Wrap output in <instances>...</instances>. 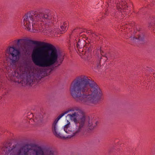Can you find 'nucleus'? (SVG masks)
I'll use <instances>...</instances> for the list:
<instances>
[{
  "instance_id": "obj_12",
  "label": "nucleus",
  "mask_w": 155,
  "mask_h": 155,
  "mask_svg": "<svg viewBox=\"0 0 155 155\" xmlns=\"http://www.w3.org/2000/svg\"><path fill=\"white\" fill-rule=\"evenodd\" d=\"M83 47V45L82 43H81L80 41H79L77 44V48L78 49V51H82L83 49L82 48Z\"/></svg>"
},
{
  "instance_id": "obj_2",
  "label": "nucleus",
  "mask_w": 155,
  "mask_h": 155,
  "mask_svg": "<svg viewBox=\"0 0 155 155\" xmlns=\"http://www.w3.org/2000/svg\"><path fill=\"white\" fill-rule=\"evenodd\" d=\"M70 91L74 100L86 104H96L103 99L99 86L91 78L84 75L78 76L73 80Z\"/></svg>"
},
{
  "instance_id": "obj_11",
  "label": "nucleus",
  "mask_w": 155,
  "mask_h": 155,
  "mask_svg": "<svg viewBox=\"0 0 155 155\" xmlns=\"http://www.w3.org/2000/svg\"><path fill=\"white\" fill-rule=\"evenodd\" d=\"M68 24L66 22H64L60 26V29L61 33L63 34L66 31L67 28Z\"/></svg>"
},
{
  "instance_id": "obj_22",
  "label": "nucleus",
  "mask_w": 155,
  "mask_h": 155,
  "mask_svg": "<svg viewBox=\"0 0 155 155\" xmlns=\"http://www.w3.org/2000/svg\"><path fill=\"white\" fill-rule=\"evenodd\" d=\"M87 43H86V44L85 45V47H86L87 46Z\"/></svg>"
},
{
  "instance_id": "obj_18",
  "label": "nucleus",
  "mask_w": 155,
  "mask_h": 155,
  "mask_svg": "<svg viewBox=\"0 0 155 155\" xmlns=\"http://www.w3.org/2000/svg\"><path fill=\"white\" fill-rule=\"evenodd\" d=\"M102 55L103 57H105L107 58V60L108 59H107V56L106 55V54H105L104 55L102 54Z\"/></svg>"
},
{
  "instance_id": "obj_1",
  "label": "nucleus",
  "mask_w": 155,
  "mask_h": 155,
  "mask_svg": "<svg viewBox=\"0 0 155 155\" xmlns=\"http://www.w3.org/2000/svg\"><path fill=\"white\" fill-rule=\"evenodd\" d=\"M86 118L79 108L74 107L59 115L52 125L54 134L60 138L78 136L85 128Z\"/></svg>"
},
{
  "instance_id": "obj_20",
  "label": "nucleus",
  "mask_w": 155,
  "mask_h": 155,
  "mask_svg": "<svg viewBox=\"0 0 155 155\" xmlns=\"http://www.w3.org/2000/svg\"><path fill=\"white\" fill-rule=\"evenodd\" d=\"M84 58L86 59V60H88V59H89V58L88 57H87V58H85L84 57Z\"/></svg>"
},
{
  "instance_id": "obj_8",
  "label": "nucleus",
  "mask_w": 155,
  "mask_h": 155,
  "mask_svg": "<svg viewBox=\"0 0 155 155\" xmlns=\"http://www.w3.org/2000/svg\"><path fill=\"white\" fill-rule=\"evenodd\" d=\"M43 116L42 113H38L34 119V121L36 125L41 126L44 123Z\"/></svg>"
},
{
  "instance_id": "obj_3",
  "label": "nucleus",
  "mask_w": 155,
  "mask_h": 155,
  "mask_svg": "<svg viewBox=\"0 0 155 155\" xmlns=\"http://www.w3.org/2000/svg\"><path fill=\"white\" fill-rule=\"evenodd\" d=\"M15 45L20 47L23 51L27 53L31 49L32 44L42 46H36L33 49L31 58L34 64L42 67H50L58 62V57L57 50L52 45L45 42H39L38 41L19 39L13 41Z\"/></svg>"
},
{
  "instance_id": "obj_15",
  "label": "nucleus",
  "mask_w": 155,
  "mask_h": 155,
  "mask_svg": "<svg viewBox=\"0 0 155 155\" xmlns=\"http://www.w3.org/2000/svg\"><path fill=\"white\" fill-rule=\"evenodd\" d=\"M149 26L150 27H153L154 28V31L155 33V19L149 23Z\"/></svg>"
},
{
  "instance_id": "obj_21",
  "label": "nucleus",
  "mask_w": 155,
  "mask_h": 155,
  "mask_svg": "<svg viewBox=\"0 0 155 155\" xmlns=\"http://www.w3.org/2000/svg\"><path fill=\"white\" fill-rule=\"evenodd\" d=\"M97 68H99L100 66V64H98V65H97Z\"/></svg>"
},
{
  "instance_id": "obj_10",
  "label": "nucleus",
  "mask_w": 155,
  "mask_h": 155,
  "mask_svg": "<svg viewBox=\"0 0 155 155\" xmlns=\"http://www.w3.org/2000/svg\"><path fill=\"white\" fill-rule=\"evenodd\" d=\"M98 123V122L97 121L89 120L88 122L87 126L88 129L91 130H93L96 127Z\"/></svg>"
},
{
  "instance_id": "obj_5",
  "label": "nucleus",
  "mask_w": 155,
  "mask_h": 155,
  "mask_svg": "<svg viewBox=\"0 0 155 155\" xmlns=\"http://www.w3.org/2000/svg\"><path fill=\"white\" fill-rule=\"evenodd\" d=\"M6 154L8 155H55L54 151L51 148L43 149L38 146L31 147L25 145L18 149L5 147Z\"/></svg>"
},
{
  "instance_id": "obj_14",
  "label": "nucleus",
  "mask_w": 155,
  "mask_h": 155,
  "mask_svg": "<svg viewBox=\"0 0 155 155\" xmlns=\"http://www.w3.org/2000/svg\"><path fill=\"white\" fill-rule=\"evenodd\" d=\"M144 38V35L143 33H141L139 34L137 39L140 41H143Z\"/></svg>"
},
{
  "instance_id": "obj_4",
  "label": "nucleus",
  "mask_w": 155,
  "mask_h": 155,
  "mask_svg": "<svg viewBox=\"0 0 155 155\" xmlns=\"http://www.w3.org/2000/svg\"><path fill=\"white\" fill-rule=\"evenodd\" d=\"M49 11L45 12H31L24 17L22 22L25 28L33 32H41L44 35H50L54 31L49 27L51 24L54 23L57 19L51 18Z\"/></svg>"
},
{
  "instance_id": "obj_19",
  "label": "nucleus",
  "mask_w": 155,
  "mask_h": 155,
  "mask_svg": "<svg viewBox=\"0 0 155 155\" xmlns=\"http://www.w3.org/2000/svg\"><path fill=\"white\" fill-rule=\"evenodd\" d=\"M85 54L86 55V56L87 55V56H88V55H89V54H88V53H87V52H86V53Z\"/></svg>"
},
{
  "instance_id": "obj_16",
  "label": "nucleus",
  "mask_w": 155,
  "mask_h": 155,
  "mask_svg": "<svg viewBox=\"0 0 155 155\" xmlns=\"http://www.w3.org/2000/svg\"><path fill=\"white\" fill-rule=\"evenodd\" d=\"M63 59H60V62H59V64L58 65V66H59L61 65V64L62 62V61H63Z\"/></svg>"
},
{
  "instance_id": "obj_9",
  "label": "nucleus",
  "mask_w": 155,
  "mask_h": 155,
  "mask_svg": "<svg viewBox=\"0 0 155 155\" xmlns=\"http://www.w3.org/2000/svg\"><path fill=\"white\" fill-rule=\"evenodd\" d=\"M115 3L117 4L116 7L117 9L120 10L122 9H125L127 7L126 6V2H123L120 0V1H118L115 2Z\"/></svg>"
},
{
  "instance_id": "obj_7",
  "label": "nucleus",
  "mask_w": 155,
  "mask_h": 155,
  "mask_svg": "<svg viewBox=\"0 0 155 155\" xmlns=\"http://www.w3.org/2000/svg\"><path fill=\"white\" fill-rule=\"evenodd\" d=\"M8 54L9 58L11 61L10 64L13 66H15L19 58L20 54L19 51L15 47H10Z\"/></svg>"
},
{
  "instance_id": "obj_6",
  "label": "nucleus",
  "mask_w": 155,
  "mask_h": 155,
  "mask_svg": "<svg viewBox=\"0 0 155 155\" xmlns=\"http://www.w3.org/2000/svg\"><path fill=\"white\" fill-rule=\"evenodd\" d=\"M13 75L18 78H21L22 84L31 85L33 81V76L27 67H21L19 70L14 72Z\"/></svg>"
},
{
  "instance_id": "obj_13",
  "label": "nucleus",
  "mask_w": 155,
  "mask_h": 155,
  "mask_svg": "<svg viewBox=\"0 0 155 155\" xmlns=\"http://www.w3.org/2000/svg\"><path fill=\"white\" fill-rule=\"evenodd\" d=\"M127 36L128 38H130L131 40L133 41L134 42L137 39V37H135V35H132L130 33L127 34Z\"/></svg>"
},
{
  "instance_id": "obj_17",
  "label": "nucleus",
  "mask_w": 155,
  "mask_h": 155,
  "mask_svg": "<svg viewBox=\"0 0 155 155\" xmlns=\"http://www.w3.org/2000/svg\"><path fill=\"white\" fill-rule=\"evenodd\" d=\"M100 51L101 52V55H102V54L103 53H104V52L103 51H102L101 50V48H100Z\"/></svg>"
}]
</instances>
